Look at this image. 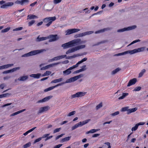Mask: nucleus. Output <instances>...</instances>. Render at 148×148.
Returning a JSON list of instances; mask_svg holds the SVG:
<instances>
[{"mask_svg": "<svg viewBox=\"0 0 148 148\" xmlns=\"http://www.w3.org/2000/svg\"><path fill=\"white\" fill-rule=\"evenodd\" d=\"M82 75L81 74L71 77L70 78L66 80L65 82L60 83L54 86L46 88L44 90V91L45 92H47L51 90L54 89V88H56L58 86H61L65 83H70L74 82L78 79L82 77Z\"/></svg>", "mask_w": 148, "mask_h": 148, "instance_id": "nucleus-1", "label": "nucleus"}, {"mask_svg": "<svg viewBox=\"0 0 148 148\" xmlns=\"http://www.w3.org/2000/svg\"><path fill=\"white\" fill-rule=\"evenodd\" d=\"M46 51V50L45 49H41L40 50H34L22 55L21 57H24L31 56H32L36 55L37 54L40 53L44 51Z\"/></svg>", "mask_w": 148, "mask_h": 148, "instance_id": "nucleus-2", "label": "nucleus"}, {"mask_svg": "<svg viewBox=\"0 0 148 148\" xmlns=\"http://www.w3.org/2000/svg\"><path fill=\"white\" fill-rule=\"evenodd\" d=\"M56 19V18L55 16L53 17H46L44 18L43 21L44 23H48L46 25L48 27L52 24L53 22L55 21Z\"/></svg>", "mask_w": 148, "mask_h": 148, "instance_id": "nucleus-3", "label": "nucleus"}, {"mask_svg": "<svg viewBox=\"0 0 148 148\" xmlns=\"http://www.w3.org/2000/svg\"><path fill=\"white\" fill-rule=\"evenodd\" d=\"M86 42V40L81 41V40L79 38L70 41L72 47L75 45H77L80 44L84 43Z\"/></svg>", "mask_w": 148, "mask_h": 148, "instance_id": "nucleus-4", "label": "nucleus"}, {"mask_svg": "<svg viewBox=\"0 0 148 148\" xmlns=\"http://www.w3.org/2000/svg\"><path fill=\"white\" fill-rule=\"evenodd\" d=\"M136 27V26L135 25H134L130 26L127 27H125L122 29H121L117 30L118 32H121L127 31H129L135 29Z\"/></svg>", "mask_w": 148, "mask_h": 148, "instance_id": "nucleus-5", "label": "nucleus"}, {"mask_svg": "<svg viewBox=\"0 0 148 148\" xmlns=\"http://www.w3.org/2000/svg\"><path fill=\"white\" fill-rule=\"evenodd\" d=\"M48 39H50L49 40V42H51L56 41L59 39V38L57 34L50 35L47 36Z\"/></svg>", "mask_w": 148, "mask_h": 148, "instance_id": "nucleus-6", "label": "nucleus"}, {"mask_svg": "<svg viewBox=\"0 0 148 148\" xmlns=\"http://www.w3.org/2000/svg\"><path fill=\"white\" fill-rule=\"evenodd\" d=\"M86 93V92H78L75 94H73L71 96V99L76 97H79L84 96Z\"/></svg>", "mask_w": 148, "mask_h": 148, "instance_id": "nucleus-7", "label": "nucleus"}, {"mask_svg": "<svg viewBox=\"0 0 148 148\" xmlns=\"http://www.w3.org/2000/svg\"><path fill=\"white\" fill-rule=\"evenodd\" d=\"M60 62H58L56 63L50 64L47 65L46 66H44L41 67L40 68V70H44L50 68L52 67L55 65H58L60 64Z\"/></svg>", "mask_w": 148, "mask_h": 148, "instance_id": "nucleus-8", "label": "nucleus"}, {"mask_svg": "<svg viewBox=\"0 0 148 148\" xmlns=\"http://www.w3.org/2000/svg\"><path fill=\"white\" fill-rule=\"evenodd\" d=\"M146 50V47H145L138 48L132 50V54L140 52H143Z\"/></svg>", "mask_w": 148, "mask_h": 148, "instance_id": "nucleus-9", "label": "nucleus"}, {"mask_svg": "<svg viewBox=\"0 0 148 148\" xmlns=\"http://www.w3.org/2000/svg\"><path fill=\"white\" fill-rule=\"evenodd\" d=\"M80 31V29H79L74 28L71 29H69L66 31V35H69L73 33L77 32L78 31Z\"/></svg>", "mask_w": 148, "mask_h": 148, "instance_id": "nucleus-10", "label": "nucleus"}, {"mask_svg": "<svg viewBox=\"0 0 148 148\" xmlns=\"http://www.w3.org/2000/svg\"><path fill=\"white\" fill-rule=\"evenodd\" d=\"M49 108V106H47L40 108L38 112V114H40L44 112L47 111Z\"/></svg>", "mask_w": 148, "mask_h": 148, "instance_id": "nucleus-11", "label": "nucleus"}, {"mask_svg": "<svg viewBox=\"0 0 148 148\" xmlns=\"http://www.w3.org/2000/svg\"><path fill=\"white\" fill-rule=\"evenodd\" d=\"M52 96H47L44 98L40 100H39L37 102V103H42L43 102H45L46 101H48L52 97Z\"/></svg>", "mask_w": 148, "mask_h": 148, "instance_id": "nucleus-12", "label": "nucleus"}, {"mask_svg": "<svg viewBox=\"0 0 148 148\" xmlns=\"http://www.w3.org/2000/svg\"><path fill=\"white\" fill-rule=\"evenodd\" d=\"M20 69V67L14 68L10 70L4 71L2 72V73L3 74H4L8 73L11 72H13L16 71L17 70H19V69Z\"/></svg>", "mask_w": 148, "mask_h": 148, "instance_id": "nucleus-13", "label": "nucleus"}, {"mask_svg": "<svg viewBox=\"0 0 148 148\" xmlns=\"http://www.w3.org/2000/svg\"><path fill=\"white\" fill-rule=\"evenodd\" d=\"M13 4L14 3L13 2H8L1 6L0 8H6L7 7L12 6L13 5Z\"/></svg>", "mask_w": 148, "mask_h": 148, "instance_id": "nucleus-14", "label": "nucleus"}, {"mask_svg": "<svg viewBox=\"0 0 148 148\" xmlns=\"http://www.w3.org/2000/svg\"><path fill=\"white\" fill-rule=\"evenodd\" d=\"M72 69L70 67L66 70L63 71V75L64 76H66L71 74V70Z\"/></svg>", "mask_w": 148, "mask_h": 148, "instance_id": "nucleus-15", "label": "nucleus"}, {"mask_svg": "<svg viewBox=\"0 0 148 148\" xmlns=\"http://www.w3.org/2000/svg\"><path fill=\"white\" fill-rule=\"evenodd\" d=\"M137 79L136 78H133L130 80L127 85V86H130L135 84L137 82Z\"/></svg>", "mask_w": 148, "mask_h": 148, "instance_id": "nucleus-16", "label": "nucleus"}, {"mask_svg": "<svg viewBox=\"0 0 148 148\" xmlns=\"http://www.w3.org/2000/svg\"><path fill=\"white\" fill-rule=\"evenodd\" d=\"M62 47H63L64 49H65L67 48L71 47H72V46H71V43L70 41L62 44Z\"/></svg>", "mask_w": 148, "mask_h": 148, "instance_id": "nucleus-17", "label": "nucleus"}, {"mask_svg": "<svg viewBox=\"0 0 148 148\" xmlns=\"http://www.w3.org/2000/svg\"><path fill=\"white\" fill-rule=\"evenodd\" d=\"M48 39L47 37H40V36H39L36 39V41L37 42H39L43 41Z\"/></svg>", "mask_w": 148, "mask_h": 148, "instance_id": "nucleus-18", "label": "nucleus"}, {"mask_svg": "<svg viewBox=\"0 0 148 148\" xmlns=\"http://www.w3.org/2000/svg\"><path fill=\"white\" fill-rule=\"evenodd\" d=\"M28 77L27 75L23 76L20 77L18 79V80L22 81H25L27 80Z\"/></svg>", "mask_w": 148, "mask_h": 148, "instance_id": "nucleus-19", "label": "nucleus"}, {"mask_svg": "<svg viewBox=\"0 0 148 148\" xmlns=\"http://www.w3.org/2000/svg\"><path fill=\"white\" fill-rule=\"evenodd\" d=\"M111 28H104L99 30H98L97 31H96L95 32V33L96 34H97L98 33H102L106 31H107L108 30H110V29H111Z\"/></svg>", "mask_w": 148, "mask_h": 148, "instance_id": "nucleus-20", "label": "nucleus"}, {"mask_svg": "<svg viewBox=\"0 0 148 148\" xmlns=\"http://www.w3.org/2000/svg\"><path fill=\"white\" fill-rule=\"evenodd\" d=\"M77 51V50L76 49V47H75L69 49L67 51H66V54H68L69 53Z\"/></svg>", "mask_w": 148, "mask_h": 148, "instance_id": "nucleus-21", "label": "nucleus"}, {"mask_svg": "<svg viewBox=\"0 0 148 148\" xmlns=\"http://www.w3.org/2000/svg\"><path fill=\"white\" fill-rule=\"evenodd\" d=\"M41 75L40 73H37V74H33L30 75V76L34 78L38 79L40 78Z\"/></svg>", "mask_w": 148, "mask_h": 148, "instance_id": "nucleus-22", "label": "nucleus"}, {"mask_svg": "<svg viewBox=\"0 0 148 148\" xmlns=\"http://www.w3.org/2000/svg\"><path fill=\"white\" fill-rule=\"evenodd\" d=\"M38 18V17L36 16L33 14H29L27 16V19H34Z\"/></svg>", "mask_w": 148, "mask_h": 148, "instance_id": "nucleus-23", "label": "nucleus"}, {"mask_svg": "<svg viewBox=\"0 0 148 148\" xmlns=\"http://www.w3.org/2000/svg\"><path fill=\"white\" fill-rule=\"evenodd\" d=\"M63 80V78H60L58 79H55L51 81V83H57L60 82Z\"/></svg>", "mask_w": 148, "mask_h": 148, "instance_id": "nucleus-24", "label": "nucleus"}, {"mask_svg": "<svg viewBox=\"0 0 148 148\" xmlns=\"http://www.w3.org/2000/svg\"><path fill=\"white\" fill-rule=\"evenodd\" d=\"M137 110V108L135 107L132 109H129L128 111L127 114H129L132 112L136 111Z\"/></svg>", "mask_w": 148, "mask_h": 148, "instance_id": "nucleus-25", "label": "nucleus"}, {"mask_svg": "<svg viewBox=\"0 0 148 148\" xmlns=\"http://www.w3.org/2000/svg\"><path fill=\"white\" fill-rule=\"evenodd\" d=\"M90 121V119L86 120L85 121H83L82 122H80L79 123H80V127H81L82 126L86 124L88 122Z\"/></svg>", "mask_w": 148, "mask_h": 148, "instance_id": "nucleus-26", "label": "nucleus"}, {"mask_svg": "<svg viewBox=\"0 0 148 148\" xmlns=\"http://www.w3.org/2000/svg\"><path fill=\"white\" fill-rule=\"evenodd\" d=\"M99 130V129H92V130H91L90 131L87 132L86 133V134H88L89 133H95L97 131H98Z\"/></svg>", "mask_w": 148, "mask_h": 148, "instance_id": "nucleus-27", "label": "nucleus"}, {"mask_svg": "<svg viewBox=\"0 0 148 148\" xmlns=\"http://www.w3.org/2000/svg\"><path fill=\"white\" fill-rule=\"evenodd\" d=\"M128 53H129L131 55L132 54V50H128L127 51H125L124 52L120 53V56H122L123 55H125V54H126Z\"/></svg>", "mask_w": 148, "mask_h": 148, "instance_id": "nucleus-28", "label": "nucleus"}, {"mask_svg": "<svg viewBox=\"0 0 148 148\" xmlns=\"http://www.w3.org/2000/svg\"><path fill=\"white\" fill-rule=\"evenodd\" d=\"M129 94L128 93H123L122 95L119 98V99H122L126 97Z\"/></svg>", "mask_w": 148, "mask_h": 148, "instance_id": "nucleus-29", "label": "nucleus"}, {"mask_svg": "<svg viewBox=\"0 0 148 148\" xmlns=\"http://www.w3.org/2000/svg\"><path fill=\"white\" fill-rule=\"evenodd\" d=\"M121 70V69L119 68H117L115 69L111 73L112 75H114Z\"/></svg>", "mask_w": 148, "mask_h": 148, "instance_id": "nucleus-30", "label": "nucleus"}, {"mask_svg": "<svg viewBox=\"0 0 148 148\" xmlns=\"http://www.w3.org/2000/svg\"><path fill=\"white\" fill-rule=\"evenodd\" d=\"M71 136H68L63 138L61 140L62 143L64 142L69 140L71 138Z\"/></svg>", "mask_w": 148, "mask_h": 148, "instance_id": "nucleus-31", "label": "nucleus"}, {"mask_svg": "<svg viewBox=\"0 0 148 148\" xmlns=\"http://www.w3.org/2000/svg\"><path fill=\"white\" fill-rule=\"evenodd\" d=\"M86 46L85 45H82L78 46H77L75 47H76L77 50V51L79 49H83V48H84Z\"/></svg>", "mask_w": 148, "mask_h": 148, "instance_id": "nucleus-32", "label": "nucleus"}, {"mask_svg": "<svg viewBox=\"0 0 148 148\" xmlns=\"http://www.w3.org/2000/svg\"><path fill=\"white\" fill-rule=\"evenodd\" d=\"M80 124H81L79 123L76 124L74 126H73L72 127L71 130H74L75 129L77 128L78 127H80Z\"/></svg>", "mask_w": 148, "mask_h": 148, "instance_id": "nucleus-33", "label": "nucleus"}, {"mask_svg": "<svg viewBox=\"0 0 148 148\" xmlns=\"http://www.w3.org/2000/svg\"><path fill=\"white\" fill-rule=\"evenodd\" d=\"M29 0H22V5H27L29 3Z\"/></svg>", "mask_w": 148, "mask_h": 148, "instance_id": "nucleus-34", "label": "nucleus"}, {"mask_svg": "<svg viewBox=\"0 0 148 148\" xmlns=\"http://www.w3.org/2000/svg\"><path fill=\"white\" fill-rule=\"evenodd\" d=\"M129 107L128 106L124 107L121 109V111L122 112L127 111V114L128 111L129 110Z\"/></svg>", "mask_w": 148, "mask_h": 148, "instance_id": "nucleus-35", "label": "nucleus"}, {"mask_svg": "<svg viewBox=\"0 0 148 148\" xmlns=\"http://www.w3.org/2000/svg\"><path fill=\"white\" fill-rule=\"evenodd\" d=\"M145 72V69H143L141 71V72L139 73V75L138 77H141L142 76L143 74Z\"/></svg>", "mask_w": 148, "mask_h": 148, "instance_id": "nucleus-36", "label": "nucleus"}, {"mask_svg": "<svg viewBox=\"0 0 148 148\" xmlns=\"http://www.w3.org/2000/svg\"><path fill=\"white\" fill-rule=\"evenodd\" d=\"M94 32L93 31H88L86 32H84L83 33V35L84 36H86L87 35H89L90 34H91L92 33H93Z\"/></svg>", "mask_w": 148, "mask_h": 148, "instance_id": "nucleus-37", "label": "nucleus"}, {"mask_svg": "<svg viewBox=\"0 0 148 148\" xmlns=\"http://www.w3.org/2000/svg\"><path fill=\"white\" fill-rule=\"evenodd\" d=\"M10 27H7L3 29L1 31V33H5L8 32V31L10 30Z\"/></svg>", "mask_w": 148, "mask_h": 148, "instance_id": "nucleus-38", "label": "nucleus"}, {"mask_svg": "<svg viewBox=\"0 0 148 148\" xmlns=\"http://www.w3.org/2000/svg\"><path fill=\"white\" fill-rule=\"evenodd\" d=\"M138 126L137 124H136L135 125V126L133 127L131 129V130L132 132L136 130H137V129H138Z\"/></svg>", "mask_w": 148, "mask_h": 148, "instance_id": "nucleus-39", "label": "nucleus"}, {"mask_svg": "<svg viewBox=\"0 0 148 148\" xmlns=\"http://www.w3.org/2000/svg\"><path fill=\"white\" fill-rule=\"evenodd\" d=\"M80 64V63L79 62V61L76 64L73 65L71 67V68L72 69H73L76 68Z\"/></svg>", "mask_w": 148, "mask_h": 148, "instance_id": "nucleus-40", "label": "nucleus"}, {"mask_svg": "<svg viewBox=\"0 0 148 148\" xmlns=\"http://www.w3.org/2000/svg\"><path fill=\"white\" fill-rule=\"evenodd\" d=\"M83 33H80L78 34H77L75 36V38H77L78 37H82L84 36L83 35Z\"/></svg>", "mask_w": 148, "mask_h": 148, "instance_id": "nucleus-41", "label": "nucleus"}, {"mask_svg": "<svg viewBox=\"0 0 148 148\" xmlns=\"http://www.w3.org/2000/svg\"><path fill=\"white\" fill-rule=\"evenodd\" d=\"M35 22V21L34 20H32L31 21L29 22L28 23L29 26H31Z\"/></svg>", "mask_w": 148, "mask_h": 148, "instance_id": "nucleus-42", "label": "nucleus"}, {"mask_svg": "<svg viewBox=\"0 0 148 148\" xmlns=\"http://www.w3.org/2000/svg\"><path fill=\"white\" fill-rule=\"evenodd\" d=\"M31 143L30 142H29L23 146L24 148H26L30 147L31 145Z\"/></svg>", "mask_w": 148, "mask_h": 148, "instance_id": "nucleus-43", "label": "nucleus"}, {"mask_svg": "<svg viewBox=\"0 0 148 148\" xmlns=\"http://www.w3.org/2000/svg\"><path fill=\"white\" fill-rule=\"evenodd\" d=\"M103 106L102 103L101 102L98 105H97L96 107V108L97 110H98L101 108Z\"/></svg>", "mask_w": 148, "mask_h": 148, "instance_id": "nucleus-44", "label": "nucleus"}, {"mask_svg": "<svg viewBox=\"0 0 148 148\" xmlns=\"http://www.w3.org/2000/svg\"><path fill=\"white\" fill-rule=\"evenodd\" d=\"M141 89V87L140 86L136 87L134 89L133 91H139Z\"/></svg>", "mask_w": 148, "mask_h": 148, "instance_id": "nucleus-45", "label": "nucleus"}, {"mask_svg": "<svg viewBox=\"0 0 148 148\" xmlns=\"http://www.w3.org/2000/svg\"><path fill=\"white\" fill-rule=\"evenodd\" d=\"M76 112L75 111H73L70 112L67 115L68 116H70L72 115H73L75 114Z\"/></svg>", "mask_w": 148, "mask_h": 148, "instance_id": "nucleus-46", "label": "nucleus"}, {"mask_svg": "<svg viewBox=\"0 0 148 148\" xmlns=\"http://www.w3.org/2000/svg\"><path fill=\"white\" fill-rule=\"evenodd\" d=\"M42 140V138L41 137L39 138H38L36 139V140H35L33 143V144H35L36 143Z\"/></svg>", "mask_w": 148, "mask_h": 148, "instance_id": "nucleus-47", "label": "nucleus"}, {"mask_svg": "<svg viewBox=\"0 0 148 148\" xmlns=\"http://www.w3.org/2000/svg\"><path fill=\"white\" fill-rule=\"evenodd\" d=\"M140 40L139 39L136 40H134L133 42H132L130 44H129L128 46L131 45L135 43H136L138 42H140Z\"/></svg>", "mask_w": 148, "mask_h": 148, "instance_id": "nucleus-48", "label": "nucleus"}, {"mask_svg": "<svg viewBox=\"0 0 148 148\" xmlns=\"http://www.w3.org/2000/svg\"><path fill=\"white\" fill-rule=\"evenodd\" d=\"M61 128H59L55 129L53 131V133L55 134L56 132H59L61 130Z\"/></svg>", "mask_w": 148, "mask_h": 148, "instance_id": "nucleus-49", "label": "nucleus"}, {"mask_svg": "<svg viewBox=\"0 0 148 148\" xmlns=\"http://www.w3.org/2000/svg\"><path fill=\"white\" fill-rule=\"evenodd\" d=\"M119 111H116L114 113L111 114V115L112 116H114L119 114Z\"/></svg>", "mask_w": 148, "mask_h": 148, "instance_id": "nucleus-50", "label": "nucleus"}, {"mask_svg": "<svg viewBox=\"0 0 148 148\" xmlns=\"http://www.w3.org/2000/svg\"><path fill=\"white\" fill-rule=\"evenodd\" d=\"M82 55V54H75L74 55L72 56H72V58H76V57H78V56H81Z\"/></svg>", "mask_w": 148, "mask_h": 148, "instance_id": "nucleus-51", "label": "nucleus"}, {"mask_svg": "<svg viewBox=\"0 0 148 148\" xmlns=\"http://www.w3.org/2000/svg\"><path fill=\"white\" fill-rule=\"evenodd\" d=\"M82 55V54H75L74 55L72 56H72V58H76V57H78V56H81Z\"/></svg>", "mask_w": 148, "mask_h": 148, "instance_id": "nucleus-52", "label": "nucleus"}, {"mask_svg": "<svg viewBox=\"0 0 148 148\" xmlns=\"http://www.w3.org/2000/svg\"><path fill=\"white\" fill-rule=\"evenodd\" d=\"M5 68H7L9 67L12 66H13L14 64H7L5 65Z\"/></svg>", "mask_w": 148, "mask_h": 148, "instance_id": "nucleus-53", "label": "nucleus"}, {"mask_svg": "<svg viewBox=\"0 0 148 148\" xmlns=\"http://www.w3.org/2000/svg\"><path fill=\"white\" fill-rule=\"evenodd\" d=\"M20 113H19V111H17V112H14L12 114H11L10 115V116H15V115H16L19 114Z\"/></svg>", "mask_w": 148, "mask_h": 148, "instance_id": "nucleus-54", "label": "nucleus"}, {"mask_svg": "<svg viewBox=\"0 0 148 148\" xmlns=\"http://www.w3.org/2000/svg\"><path fill=\"white\" fill-rule=\"evenodd\" d=\"M11 78V76L10 75H7L5 77H3V79L4 80H7L9 79L10 78Z\"/></svg>", "mask_w": 148, "mask_h": 148, "instance_id": "nucleus-55", "label": "nucleus"}, {"mask_svg": "<svg viewBox=\"0 0 148 148\" xmlns=\"http://www.w3.org/2000/svg\"><path fill=\"white\" fill-rule=\"evenodd\" d=\"M23 29V27H18L16 28H15L13 29L14 31H17L19 30H21Z\"/></svg>", "mask_w": 148, "mask_h": 148, "instance_id": "nucleus-56", "label": "nucleus"}, {"mask_svg": "<svg viewBox=\"0 0 148 148\" xmlns=\"http://www.w3.org/2000/svg\"><path fill=\"white\" fill-rule=\"evenodd\" d=\"M59 60L63 58L66 57V55H62L61 56H58Z\"/></svg>", "mask_w": 148, "mask_h": 148, "instance_id": "nucleus-57", "label": "nucleus"}, {"mask_svg": "<svg viewBox=\"0 0 148 148\" xmlns=\"http://www.w3.org/2000/svg\"><path fill=\"white\" fill-rule=\"evenodd\" d=\"M22 0H18L16 1L15 3L17 4H20L22 5Z\"/></svg>", "mask_w": 148, "mask_h": 148, "instance_id": "nucleus-58", "label": "nucleus"}, {"mask_svg": "<svg viewBox=\"0 0 148 148\" xmlns=\"http://www.w3.org/2000/svg\"><path fill=\"white\" fill-rule=\"evenodd\" d=\"M49 134H45L43 135L42 137H41V138L42 139V138H46L47 137H48L49 136Z\"/></svg>", "mask_w": 148, "mask_h": 148, "instance_id": "nucleus-59", "label": "nucleus"}, {"mask_svg": "<svg viewBox=\"0 0 148 148\" xmlns=\"http://www.w3.org/2000/svg\"><path fill=\"white\" fill-rule=\"evenodd\" d=\"M83 70H82V69H79V70H77V71H74L73 73V74H75V73H79L80 72H82V71Z\"/></svg>", "mask_w": 148, "mask_h": 148, "instance_id": "nucleus-60", "label": "nucleus"}, {"mask_svg": "<svg viewBox=\"0 0 148 148\" xmlns=\"http://www.w3.org/2000/svg\"><path fill=\"white\" fill-rule=\"evenodd\" d=\"M64 134H62L59 135L58 136L56 137V140H57L59 138H60Z\"/></svg>", "mask_w": 148, "mask_h": 148, "instance_id": "nucleus-61", "label": "nucleus"}, {"mask_svg": "<svg viewBox=\"0 0 148 148\" xmlns=\"http://www.w3.org/2000/svg\"><path fill=\"white\" fill-rule=\"evenodd\" d=\"M10 95V94L9 93H6L3 94V97H9Z\"/></svg>", "mask_w": 148, "mask_h": 148, "instance_id": "nucleus-62", "label": "nucleus"}, {"mask_svg": "<svg viewBox=\"0 0 148 148\" xmlns=\"http://www.w3.org/2000/svg\"><path fill=\"white\" fill-rule=\"evenodd\" d=\"M87 60V58H83V59H82V60H81L79 61V62H80V63L81 64L82 62L86 61Z\"/></svg>", "mask_w": 148, "mask_h": 148, "instance_id": "nucleus-63", "label": "nucleus"}, {"mask_svg": "<svg viewBox=\"0 0 148 148\" xmlns=\"http://www.w3.org/2000/svg\"><path fill=\"white\" fill-rule=\"evenodd\" d=\"M62 144H60L55 146L53 148H59L62 146Z\"/></svg>", "mask_w": 148, "mask_h": 148, "instance_id": "nucleus-64", "label": "nucleus"}]
</instances>
